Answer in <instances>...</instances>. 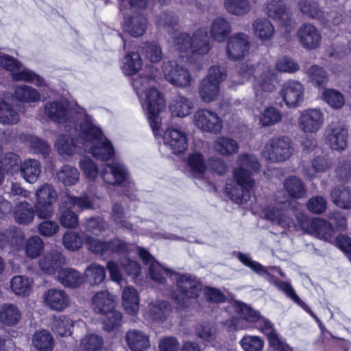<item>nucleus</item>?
<instances>
[{
  "label": "nucleus",
  "mask_w": 351,
  "mask_h": 351,
  "mask_svg": "<svg viewBox=\"0 0 351 351\" xmlns=\"http://www.w3.org/2000/svg\"><path fill=\"white\" fill-rule=\"evenodd\" d=\"M74 322L69 317L61 315L56 317L51 324V330L60 337H67L71 335V328Z\"/></svg>",
  "instance_id": "obj_50"
},
{
  "label": "nucleus",
  "mask_w": 351,
  "mask_h": 351,
  "mask_svg": "<svg viewBox=\"0 0 351 351\" xmlns=\"http://www.w3.org/2000/svg\"><path fill=\"white\" fill-rule=\"evenodd\" d=\"M216 152L223 156H230L238 152L239 145L230 137L219 136L213 143Z\"/></svg>",
  "instance_id": "obj_41"
},
{
  "label": "nucleus",
  "mask_w": 351,
  "mask_h": 351,
  "mask_svg": "<svg viewBox=\"0 0 351 351\" xmlns=\"http://www.w3.org/2000/svg\"><path fill=\"white\" fill-rule=\"evenodd\" d=\"M19 172L27 182L34 184L37 182L41 173V164L36 159H25L20 163Z\"/></svg>",
  "instance_id": "obj_27"
},
{
  "label": "nucleus",
  "mask_w": 351,
  "mask_h": 351,
  "mask_svg": "<svg viewBox=\"0 0 351 351\" xmlns=\"http://www.w3.org/2000/svg\"><path fill=\"white\" fill-rule=\"evenodd\" d=\"M33 206L24 200L18 202L14 209V218L16 223L21 225H28L33 222L35 212Z\"/></svg>",
  "instance_id": "obj_31"
},
{
  "label": "nucleus",
  "mask_w": 351,
  "mask_h": 351,
  "mask_svg": "<svg viewBox=\"0 0 351 351\" xmlns=\"http://www.w3.org/2000/svg\"><path fill=\"white\" fill-rule=\"evenodd\" d=\"M254 73V67L247 64H241L237 69V74L232 78V84H229L230 88H234V85L243 84Z\"/></svg>",
  "instance_id": "obj_61"
},
{
  "label": "nucleus",
  "mask_w": 351,
  "mask_h": 351,
  "mask_svg": "<svg viewBox=\"0 0 351 351\" xmlns=\"http://www.w3.org/2000/svg\"><path fill=\"white\" fill-rule=\"evenodd\" d=\"M223 7L229 14L237 16L249 14L252 8L250 0H223Z\"/></svg>",
  "instance_id": "obj_45"
},
{
  "label": "nucleus",
  "mask_w": 351,
  "mask_h": 351,
  "mask_svg": "<svg viewBox=\"0 0 351 351\" xmlns=\"http://www.w3.org/2000/svg\"><path fill=\"white\" fill-rule=\"evenodd\" d=\"M20 119L18 111L10 104L0 101V123L3 125H14Z\"/></svg>",
  "instance_id": "obj_49"
},
{
  "label": "nucleus",
  "mask_w": 351,
  "mask_h": 351,
  "mask_svg": "<svg viewBox=\"0 0 351 351\" xmlns=\"http://www.w3.org/2000/svg\"><path fill=\"white\" fill-rule=\"evenodd\" d=\"M239 167L233 172L234 180L226 184L225 191L232 201L241 204L250 199L254 184V173L259 171L261 165L253 155L241 154L238 157Z\"/></svg>",
  "instance_id": "obj_3"
},
{
  "label": "nucleus",
  "mask_w": 351,
  "mask_h": 351,
  "mask_svg": "<svg viewBox=\"0 0 351 351\" xmlns=\"http://www.w3.org/2000/svg\"><path fill=\"white\" fill-rule=\"evenodd\" d=\"M43 301L53 311H62L69 305V297L64 291L51 288L43 293Z\"/></svg>",
  "instance_id": "obj_24"
},
{
  "label": "nucleus",
  "mask_w": 351,
  "mask_h": 351,
  "mask_svg": "<svg viewBox=\"0 0 351 351\" xmlns=\"http://www.w3.org/2000/svg\"><path fill=\"white\" fill-rule=\"evenodd\" d=\"M11 76L12 80L16 82L34 84L38 87H47V83L43 77L33 71L23 67L22 64L21 69L16 70L11 74Z\"/></svg>",
  "instance_id": "obj_34"
},
{
  "label": "nucleus",
  "mask_w": 351,
  "mask_h": 351,
  "mask_svg": "<svg viewBox=\"0 0 351 351\" xmlns=\"http://www.w3.org/2000/svg\"><path fill=\"white\" fill-rule=\"evenodd\" d=\"M238 259L246 267H250L257 274L263 277L271 285L277 287L280 291L284 292L287 297L293 300L295 303L302 307L306 311L317 319L316 316L311 312L308 306L297 295L293 288L288 282L282 281L276 279L269 274V269L263 266L261 263L253 261L251 257L244 253L239 252L237 254Z\"/></svg>",
  "instance_id": "obj_5"
},
{
  "label": "nucleus",
  "mask_w": 351,
  "mask_h": 351,
  "mask_svg": "<svg viewBox=\"0 0 351 351\" xmlns=\"http://www.w3.org/2000/svg\"><path fill=\"white\" fill-rule=\"evenodd\" d=\"M56 176L64 186H73L78 182L80 172L75 167L64 165L57 171Z\"/></svg>",
  "instance_id": "obj_48"
},
{
  "label": "nucleus",
  "mask_w": 351,
  "mask_h": 351,
  "mask_svg": "<svg viewBox=\"0 0 351 351\" xmlns=\"http://www.w3.org/2000/svg\"><path fill=\"white\" fill-rule=\"evenodd\" d=\"M171 312L170 304L163 300L153 302L149 305V313L154 320H166Z\"/></svg>",
  "instance_id": "obj_55"
},
{
  "label": "nucleus",
  "mask_w": 351,
  "mask_h": 351,
  "mask_svg": "<svg viewBox=\"0 0 351 351\" xmlns=\"http://www.w3.org/2000/svg\"><path fill=\"white\" fill-rule=\"evenodd\" d=\"M14 97L21 103L32 104L38 102L41 95L40 92L28 85H17L14 88Z\"/></svg>",
  "instance_id": "obj_42"
},
{
  "label": "nucleus",
  "mask_w": 351,
  "mask_h": 351,
  "mask_svg": "<svg viewBox=\"0 0 351 351\" xmlns=\"http://www.w3.org/2000/svg\"><path fill=\"white\" fill-rule=\"evenodd\" d=\"M232 32L230 23L225 18L218 16L211 23L210 33L211 37L219 43L224 42Z\"/></svg>",
  "instance_id": "obj_29"
},
{
  "label": "nucleus",
  "mask_w": 351,
  "mask_h": 351,
  "mask_svg": "<svg viewBox=\"0 0 351 351\" xmlns=\"http://www.w3.org/2000/svg\"><path fill=\"white\" fill-rule=\"evenodd\" d=\"M265 14L280 25H289L291 14L283 0H267L264 5Z\"/></svg>",
  "instance_id": "obj_21"
},
{
  "label": "nucleus",
  "mask_w": 351,
  "mask_h": 351,
  "mask_svg": "<svg viewBox=\"0 0 351 351\" xmlns=\"http://www.w3.org/2000/svg\"><path fill=\"white\" fill-rule=\"evenodd\" d=\"M142 66V60L138 52H130L123 59L121 69L125 75L133 76L131 84L136 93L143 108L146 110L147 119L155 136L161 135L160 113L165 108V100L155 88L156 79L143 73L136 75Z\"/></svg>",
  "instance_id": "obj_1"
},
{
  "label": "nucleus",
  "mask_w": 351,
  "mask_h": 351,
  "mask_svg": "<svg viewBox=\"0 0 351 351\" xmlns=\"http://www.w3.org/2000/svg\"><path fill=\"white\" fill-rule=\"evenodd\" d=\"M296 217L301 228L306 232L320 239L333 243L335 229L329 222L319 218L308 221L306 217L302 213H298Z\"/></svg>",
  "instance_id": "obj_12"
},
{
  "label": "nucleus",
  "mask_w": 351,
  "mask_h": 351,
  "mask_svg": "<svg viewBox=\"0 0 351 351\" xmlns=\"http://www.w3.org/2000/svg\"><path fill=\"white\" fill-rule=\"evenodd\" d=\"M32 345L37 351H52L55 340L47 330H39L34 332L32 339Z\"/></svg>",
  "instance_id": "obj_38"
},
{
  "label": "nucleus",
  "mask_w": 351,
  "mask_h": 351,
  "mask_svg": "<svg viewBox=\"0 0 351 351\" xmlns=\"http://www.w3.org/2000/svg\"><path fill=\"white\" fill-rule=\"evenodd\" d=\"M330 198L337 207L344 210L351 209V187L344 185L334 187L330 191Z\"/></svg>",
  "instance_id": "obj_32"
},
{
  "label": "nucleus",
  "mask_w": 351,
  "mask_h": 351,
  "mask_svg": "<svg viewBox=\"0 0 351 351\" xmlns=\"http://www.w3.org/2000/svg\"><path fill=\"white\" fill-rule=\"evenodd\" d=\"M154 23L158 29L171 33L178 29L179 19L174 12L163 11L155 16Z\"/></svg>",
  "instance_id": "obj_39"
},
{
  "label": "nucleus",
  "mask_w": 351,
  "mask_h": 351,
  "mask_svg": "<svg viewBox=\"0 0 351 351\" xmlns=\"http://www.w3.org/2000/svg\"><path fill=\"white\" fill-rule=\"evenodd\" d=\"M250 48L249 36L245 33H236L228 38L226 47L227 56L232 60H239L248 53Z\"/></svg>",
  "instance_id": "obj_18"
},
{
  "label": "nucleus",
  "mask_w": 351,
  "mask_h": 351,
  "mask_svg": "<svg viewBox=\"0 0 351 351\" xmlns=\"http://www.w3.org/2000/svg\"><path fill=\"white\" fill-rule=\"evenodd\" d=\"M122 304L127 313L134 315L139 309V298L137 291L132 287L125 288L122 293Z\"/></svg>",
  "instance_id": "obj_44"
},
{
  "label": "nucleus",
  "mask_w": 351,
  "mask_h": 351,
  "mask_svg": "<svg viewBox=\"0 0 351 351\" xmlns=\"http://www.w3.org/2000/svg\"><path fill=\"white\" fill-rule=\"evenodd\" d=\"M191 41V52L195 55L207 54L212 48V41L206 27H199L196 29L193 34Z\"/></svg>",
  "instance_id": "obj_25"
},
{
  "label": "nucleus",
  "mask_w": 351,
  "mask_h": 351,
  "mask_svg": "<svg viewBox=\"0 0 351 351\" xmlns=\"http://www.w3.org/2000/svg\"><path fill=\"white\" fill-rule=\"evenodd\" d=\"M126 341L132 351H144L149 346L148 337L138 330H129L126 334Z\"/></svg>",
  "instance_id": "obj_43"
},
{
  "label": "nucleus",
  "mask_w": 351,
  "mask_h": 351,
  "mask_svg": "<svg viewBox=\"0 0 351 351\" xmlns=\"http://www.w3.org/2000/svg\"><path fill=\"white\" fill-rule=\"evenodd\" d=\"M22 313L14 304L5 303L0 306V322L6 326L16 325L21 320Z\"/></svg>",
  "instance_id": "obj_33"
},
{
  "label": "nucleus",
  "mask_w": 351,
  "mask_h": 351,
  "mask_svg": "<svg viewBox=\"0 0 351 351\" xmlns=\"http://www.w3.org/2000/svg\"><path fill=\"white\" fill-rule=\"evenodd\" d=\"M43 250V241L37 235L30 237L25 242V253L29 258H36L40 255Z\"/></svg>",
  "instance_id": "obj_54"
},
{
  "label": "nucleus",
  "mask_w": 351,
  "mask_h": 351,
  "mask_svg": "<svg viewBox=\"0 0 351 351\" xmlns=\"http://www.w3.org/2000/svg\"><path fill=\"white\" fill-rule=\"evenodd\" d=\"M226 77V71L223 66L210 67L206 77L202 79L199 85V94L202 100L210 103L217 99L219 94V84Z\"/></svg>",
  "instance_id": "obj_8"
},
{
  "label": "nucleus",
  "mask_w": 351,
  "mask_h": 351,
  "mask_svg": "<svg viewBox=\"0 0 351 351\" xmlns=\"http://www.w3.org/2000/svg\"><path fill=\"white\" fill-rule=\"evenodd\" d=\"M284 189L291 198L299 199L304 198L306 194L304 182L299 177L291 176L284 181Z\"/></svg>",
  "instance_id": "obj_35"
},
{
  "label": "nucleus",
  "mask_w": 351,
  "mask_h": 351,
  "mask_svg": "<svg viewBox=\"0 0 351 351\" xmlns=\"http://www.w3.org/2000/svg\"><path fill=\"white\" fill-rule=\"evenodd\" d=\"M293 153L291 141L289 137L278 136L271 138L264 145L261 156L272 163L288 160Z\"/></svg>",
  "instance_id": "obj_10"
},
{
  "label": "nucleus",
  "mask_w": 351,
  "mask_h": 351,
  "mask_svg": "<svg viewBox=\"0 0 351 351\" xmlns=\"http://www.w3.org/2000/svg\"><path fill=\"white\" fill-rule=\"evenodd\" d=\"M63 206L74 207L77 206L81 210L90 209L93 208V198L84 194L79 197H74L66 194L63 197Z\"/></svg>",
  "instance_id": "obj_53"
},
{
  "label": "nucleus",
  "mask_w": 351,
  "mask_h": 351,
  "mask_svg": "<svg viewBox=\"0 0 351 351\" xmlns=\"http://www.w3.org/2000/svg\"><path fill=\"white\" fill-rule=\"evenodd\" d=\"M92 302L94 311L98 314L109 312L114 308L116 305L114 295L107 290L96 293Z\"/></svg>",
  "instance_id": "obj_28"
},
{
  "label": "nucleus",
  "mask_w": 351,
  "mask_h": 351,
  "mask_svg": "<svg viewBox=\"0 0 351 351\" xmlns=\"http://www.w3.org/2000/svg\"><path fill=\"white\" fill-rule=\"evenodd\" d=\"M23 232L17 227L11 226L6 229L4 232H1V237L5 241L3 244V248L8 243H10L13 246H19L22 244L24 239Z\"/></svg>",
  "instance_id": "obj_58"
},
{
  "label": "nucleus",
  "mask_w": 351,
  "mask_h": 351,
  "mask_svg": "<svg viewBox=\"0 0 351 351\" xmlns=\"http://www.w3.org/2000/svg\"><path fill=\"white\" fill-rule=\"evenodd\" d=\"M326 141L329 147L337 151L344 149L347 146L348 130L339 121L330 123L325 132Z\"/></svg>",
  "instance_id": "obj_19"
},
{
  "label": "nucleus",
  "mask_w": 351,
  "mask_h": 351,
  "mask_svg": "<svg viewBox=\"0 0 351 351\" xmlns=\"http://www.w3.org/2000/svg\"><path fill=\"white\" fill-rule=\"evenodd\" d=\"M58 280L64 287L76 288L83 282L84 278L73 268H64L58 270Z\"/></svg>",
  "instance_id": "obj_40"
},
{
  "label": "nucleus",
  "mask_w": 351,
  "mask_h": 351,
  "mask_svg": "<svg viewBox=\"0 0 351 351\" xmlns=\"http://www.w3.org/2000/svg\"><path fill=\"white\" fill-rule=\"evenodd\" d=\"M289 195L283 191H278L274 194L276 205L268 206L263 210L265 218L272 223L283 228H289L294 226L293 215L300 213L292 208H289Z\"/></svg>",
  "instance_id": "obj_6"
},
{
  "label": "nucleus",
  "mask_w": 351,
  "mask_h": 351,
  "mask_svg": "<svg viewBox=\"0 0 351 351\" xmlns=\"http://www.w3.org/2000/svg\"><path fill=\"white\" fill-rule=\"evenodd\" d=\"M282 119L280 112L274 107L265 108L260 115L259 122L263 127L274 125Z\"/></svg>",
  "instance_id": "obj_62"
},
{
  "label": "nucleus",
  "mask_w": 351,
  "mask_h": 351,
  "mask_svg": "<svg viewBox=\"0 0 351 351\" xmlns=\"http://www.w3.org/2000/svg\"><path fill=\"white\" fill-rule=\"evenodd\" d=\"M162 71L166 80L175 86L186 88L192 83L193 77L189 71L174 60L164 62Z\"/></svg>",
  "instance_id": "obj_13"
},
{
  "label": "nucleus",
  "mask_w": 351,
  "mask_h": 351,
  "mask_svg": "<svg viewBox=\"0 0 351 351\" xmlns=\"http://www.w3.org/2000/svg\"><path fill=\"white\" fill-rule=\"evenodd\" d=\"M324 123V114L319 108H308L300 112L298 125L304 133H317Z\"/></svg>",
  "instance_id": "obj_17"
},
{
  "label": "nucleus",
  "mask_w": 351,
  "mask_h": 351,
  "mask_svg": "<svg viewBox=\"0 0 351 351\" xmlns=\"http://www.w3.org/2000/svg\"><path fill=\"white\" fill-rule=\"evenodd\" d=\"M297 35L300 44L306 49H315L320 45L321 34L312 24H302L298 29Z\"/></svg>",
  "instance_id": "obj_22"
},
{
  "label": "nucleus",
  "mask_w": 351,
  "mask_h": 351,
  "mask_svg": "<svg viewBox=\"0 0 351 351\" xmlns=\"http://www.w3.org/2000/svg\"><path fill=\"white\" fill-rule=\"evenodd\" d=\"M137 253L145 265H149L148 270L151 278L159 283L165 282L164 274L169 275L176 282L178 291L187 298H196L202 289L201 282L190 274H181L165 268L158 263L154 256L145 249L136 247Z\"/></svg>",
  "instance_id": "obj_2"
},
{
  "label": "nucleus",
  "mask_w": 351,
  "mask_h": 351,
  "mask_svg": "<svg viewBox=\"0 0 351 351\" xmlns=\"http://www.w3.org/2000/svg\"><path fill=\"white\" fill-rule=\"evenodd\" d=\"M44 114L52 121L64 124L65 128L80 123L84 115L89 116L84 109L75 108L69 109L62 101H49L44 105Z\"/></svg>",
  "instance_id": "obj_7"
},
{
  "label": "nucleus",
  "mask_w": 351,
  "mask_h": 351,
  "mask_svg": "<svg viewBox=\"0 0 351 351\" xmlns=\"http://www.w3.org/2000/svg\"><path fill=\"white\" fill-rule=\"evenodd\" d=\"M163 145L170 149L172 153L178 154L184 152L188 147L185 133L177 129H168L162 135Z\"/></svg>",
  "instance_id": "obj_23"
},
{
  "label": "nucleus",
  "mask_w": 351,
  "mask_h": 351,
  "mask_svg": "<svg viewBox=\"0 0 351 351\" xmlns=\"http://www.w3.org/2000/svg\"><path fill=\"white\" fill-rule=\"evenodd\" d=\"M21 162L19 156L12 152L6 153L1 160L2 167L12 175L19 173Z\"/></svg>",
  "instance_id": "obj_63"
},
{
  "label": "nucleus",
  "mask_w": 351,
  "mask_h": 351,
  "mask_svg": "<svg viewBox=\"0 0 351 351\" xmlns=\"http://www.w3.org/2000/svg\"><path fill=\"white\" fill-rule=\"evenodd\" d=\"M101 176L108 184L120 186L129 182L130 174L127 167L119 161H113L104 165L101 169Z\"/></svg>",
  "instance_id": "obj_14"
},
{
  "label": "nucleus",
  "mask_w": 351,
  "mask_h": 351,
  "mask_svg": "<svg viewBox=\"0 0 351 351\" xmlns=\"http://www.w3.org/2000/svg\"><path fill=\"white\" fill-rule=\"evenodd\" d=\"M84 241L88 249L91 252L103 257V258H108L113 253L119 254L128 253L132 247V245L118 238L106 241L84 235Z\"/></svg>",
  "instance_id": "obj_9"
},
{
  "label": "nucleus",
  "mask_w": 351,
  "mask_h": 351,
  "mask_svg": "<svg viewBox=\"0 0 351 351\" xmlns=\"http://www.w3.org/2000/svg\"><path fill=\"white\" fill-rule=\"evenodd\" d=\"M306 74L309 80L315 86L324 87L328 82V75L325 70L317 65L311 66L307 71Z\"/></svg>",
  "instance_id": "obj_59"
},
{
  "label": "nucleus",
  "mask_w": 351,
  "mask_h": 351,
  "mask_svg": "<svg viewBox=\"0 0 351 351\" xmlns=\"http://www.w3.org/2000/svg\"><path fill=\"white\" fill-rule=\"evenodd\" d=\"M35 198L36 201L54 205L58 198V193L53 186L45 183L40 185L36 189L35 191Z\"/></svg>",
  "instance_id": "obj_52"
},
{
  "label": "nucleus",
  "mask_w": 351,
  "mask_h": 351,
  "mask_svg": "<svg viewBox=\"0 0 351 351\" xmlns=\"http://www.w3.org/2000/svg\"><path fill=\"white\" fill-rule=\"evenodd\" d=\"M84 276L90 285H99L102 283L106 278V268L97 263H93L86 268Z\"/></svg>",
  "instance_id": "obj_47"
},
{
  "label": "nucleus",
  "mask_w": 351,
  "mask_h": 351,
  "mask_svg": "<svg viewBox=\"0 0 351 351\" xmlns=\"http://www.w3.org/2000/svg\"><path fill=\"white\" fill-rule=\"evenodd\" d=\"M33 280L25 276H15L10 281L12 291L17 295L25 297L29 295Z\"/></svg>",
  "instance_id": "obj_46"
},
{
  "label": "nucleus",
  "mask_w": 351,
  "mask_h": 351,
  "mask_svg": "<svg viewBox=\"0 0 351 351\" xmlns=\"http://www.w3.org/2000/svg\"><path fill=\"white\" fill-rule=\"evenodd\" d=\"M23 140L34 153L42 154L45 158L49 155L51 147L45 140L32 134L25 135Z\"/></svg>",
  "instance_id": "obj_51"
},
{
  "label": "nucleus",
  "mask_w": 351,
  "mask_h": 351,
  "mask_svg": "<svg viewBox=\"0 0 351 351\" xmlns=\"http://www.w3.org/2000/svg\"><path fill=\"white\" fill-rule=\"evenodd\" d=\"M254 34L262 42L272 39L275 33L273 24L266 18H258L252 23Z\"/></svg>",
  "instance_id": "obj_36"
},
{
  "label": "nucleus",
  "mask_w": 351,
  "mask_h": 351,
  "mask_svg": "<svg viewBox=\"0 0 351 351\" xmlns=\"http://www.w3.org/2000/svg\"><path fill=\"white\" fill-rule=\"evenodd\" d=\"M141 52L147 60L153 63L160 62L162 57L161 47L156 42H146L143 43Z\"/></svg>",
  "instance_id": "obj_56"
},
{
  "label": "nucleus",
  "mask_w": 351,
  "mask_h": 351,
  "mask_svg": "<svg viewBox=\"0 0 351 351\" xmlns=\"http://www.w3.org/2000/svg\"><path fill=\"white\" fill-rule=\"evenodd\" d=\"M190 169L195 173L203 174L206 169V164L204 155L197 151L191 153L187 158Z\"/></svg>",
  "instance_id": "obj_60"
},
{
  "label": "nucleus",
  "mask_w": 351,
  "mask_h": 351,
  "mask_svg": "<svg viewBox=\"0 0 351 351\" xmlns=\"http://www.w3.org/2000/svg\"><path fill=\"white\" fill-rule=\"evenodd\" d=\"M82 119L81 134L84 138L82 144L85 145L84 152L90 153L102 161L112 159L114 155V149L111 142L104 136L91 116L84 115Z\"/></svg>",
  "instance_id": "obj_4"
},
{
  "label": "nucleus",
  "mask_w": 351,
  "mask_h": 351,
  "mask_svg": "<svg viewBox=\"0 0 351 351\" xmlns=\"http://www.w3.org/2000/svg\"><path fill=\"white\" fill-rule=\"evenodd\" d=\"M81 123L82 121L75 125L66 128L69 134H64L58 137L56 147L60 155L71 156L75 152L84 153L85 145L82 144L84 138L81 134Z\"/></svg>",
  "instance_id": "obj_11"
},
{
  "label": "nucleus",
  "mask_w": 351,
  "mask_h": 351,
  "mask_svg": "<svg viewBox=\"0 0 351 351\" xmlns=\"http://www.w3.org/2000/svg\"><path fill=\"white\" fill-rule=\"evenodd\" d=\"M147 19L143 14H136L125 20L124 29L133 37L143 36L147 27Z\"/></svg>",
  "instance_id": "obj_30"
},
{
  "label": "nucleus",
  "mask_w": 351,
  "mask_h": 351,
  "mask_svg": "<svg viewBox=\"0 0 351 351\" xmlns=\"http://www.w3.org/2000/svg\"><path fill=\"white\" fill-rule=\"evenodd\" d=\"M193 108V101L190 99L181 95L175 96L169 104V110L172 115L178 117L188 116L191 113Z\"/></svg>",
  "instance_id": "obj_37"
},
{
  "label": "nucleus",
  "mask_w": 351,
  "mask_h": 351,
  "mask_svg": "<svg viewBox=\"0 0 351 351\" xmlns=\"http://www.w3.org/2000/svg\"><path fill=\"white\" fill-rule=\"evenodd\" d=\"M73 207L64 206L63 200L60 206V223L66 228H75L78 225V217L71 210Z\"/></svg>",
  "instance_id": "obj_57"
},
{
  "label": "nucleus",
  "mask_w": 351,
  "mask_h": 351,
  "mask_svg": "<svg viewBox=\"0 0 351 351\" xmlns=\"http://www.w3.org/2000/svg\"><path fill=\"white\" fill-rule=\"evenodd\" d=\"M80 346L86 351H99L104 346V339L99 335L88 334L81 339Z\"/></svg>",
  "instance_id": "obj_64"
},
{
  "label": "nucleus",
  "mask_w": 351,
  "mask_h": 351,
  "mask_svg": "<svg viewBox=\"0 0 351 351\" xmlns=\"http://www.w3.org/2000/svg\"><path fill=\"white\" fill-rule=\"evenodd\" d=\"M278 83L275 71L271 67L265 68L258 77H256L253 83L255 97L261 103L267 94L276 90Z\"/></svg>",
  "instance_id": "obj_16"
},
{
  "label": "nucleus",
  "mask_w": 351,
  "mask_h": 351,
  "mask_svg": "<svg viewBox=\"0 0 351 351\" xmlns=\"http://www.w3.org/2000/svg\"><path fill=\"white\" fill-rule=\"evenodd\" d=\"M65 264V258L58 250L46 253L38 260V267L44 273L53 274Z\"/></svg>",
  "instance_id": "obj_26"
},
{
  "label": "nucleus",
  "mask_w": 351,
  "mask_h": 351,
  "mask_svg": "<svg viewBox=\"0 0 351 351\" xmlns=\"http://www.w3.org/2000/svg\"><path fill=\"white\" fill-rule=\"evenodd\" d=\"M280 95L288 107H298L304 101V88L299 81L288 80L283 84Z\"/></svg>",
  "instance_id": "obj_20"
},
{
  "label": "nucleus",
  "mask_w": 351,
  "mask_h": 351,
  "mask_svg": "<svg viewBox=\"0 0 351 351\" xmlns=\"http://www.w3.org/2000/svg\"><path fill=\"white\" fill-rule=\"evenodd\" d=\"M195 125L204 132L218 134L221 131L223 123L218 114L208 109L197 110L193 117Z\"/></svg>",
  "instance_id": "obj_15"
}]
</instances>
